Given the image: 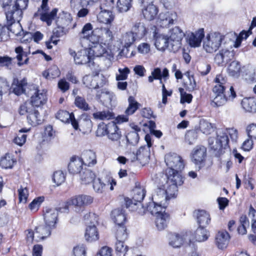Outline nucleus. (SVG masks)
I'll return each instance as SVG.
<instances>
[{
	"label": "nucleus",
	"mask_w": 256,
	"mask_h": 256,
	"mask_svg": "<svg viewBox=\"0 0 256 256\" xmlns=\"http://www.w3.org/2000/svg\"><path fill=\"white\" fill-rule=\"evenodd\" d=\"M230 74L232 76L238 75L240 70V65L238 62L233 61L232 62L228 68Z\"/></svg>",
	"instance_id": "60"
},
{
	"label": "nucleus",
	"mask_w": 256,
	"mask_h": 256,
	"mask_svg": "<svg viewBox=\"0 0 256 256\" xmlns=\"http://www.w3.org/2000/svg\"><path fill=\"white\" fill-rule=\"evenodd\" d=\"M243 108L248 112H256V100L253 98H244L242 101Z\"/></svg>",
	"instance_id": "43"
},
{
	"label": "nucleus",
	"mask_w": 256,
	"mask_h": 256,
	"mask_svg": "<svg viewBox=\"0 0 256 256\" xmlns=\"http://www.w3.org/2000/svg\"><path fill=\"white\" fill-rule=\"evenodd\" d=\"M134 157L131 159L132 162L136 160H138L142 165L147 164L150 158V148L148 146H142L136 151V153H133Z\"/></svg>",
	"instance_id": "18"
},
{
	"label": "nucleus",
	"mask_w": 256,
	"mask_h": 256,
	"mask_svg": "<svg viewBox=\"0 0 256 256\" xmlns=\"http://www.w3.org/2000/svg\"><path fill=\"white\" fill-rule=\"evenodd\" d=\"M200 129L206 134H210L214 131V126L206 120H202L200 123Z\"/></svg>",
	"instance_id": "59"
},
{
	"label": "nucleus",
	"mask_w": 256,
	"mask_h": 256,
	"mask_svg": "<svg viewBox=\"0 0 256 256\" xmlns=\"http://www.w3.org/2000/svg\"><path fill=\"white\" fill-rule=\"evenodd\" d=\"M132 0H118L117 8L120 12H128L132 7Z\"/></svg>",
	"instance_id": "54"
},
{
	"label": "nucleus",
	"mask_w": 256,
	"mask_h": 256,
	"mask_svg": "<svg viewBox=\"0 0 256 256\" xmlns=\"http://www.w3.org/2000/svg\"><path fill=\"white\" fill-rule=\"evenodd\" d=\"M88 48L81 50L76 53L72 50H70V54L74 56V62L78 64H88L90 68L94 65V62L92 55L89 54Z\"/></svg>",
	"instance_id": "9"
},
{
	"label": "nucleus",
	"mask_w": 256,
	"mask_h": 256,
	"mask_svg": "<svg viewBox=\"0 0 256 256\" xmlns=\"http://www.w3.org/2000/svg\"><path fill=\"white\" fill-rule=\"evenodd\" d=\"M165 208L160 204L155 202L152 200V202H150L146 208V211L147 210L152 215L156 214V216L158 214L162 212V210Z\"/></svg>",
	"instance_id": "53"
},
{
	"label": "nucleus",
	"mask_w": 256,
	"mask_h": 256,
	"mask_svg": "<svg viewBox=\"0 0 256 256\" xmlns=\"http://www.w3.org/2000/svg\"><path fill=\"white\" fill-rule=\"evenodd\" d=\"M107 136L108 138L112 140L118 142L121 141L122 134L120 128L117 126L116 122H111L108 124Z\"/></svg>",
	"instance_id": "24"
},
{
	"label": "nucleus",
	"mask_w": 256,
	"mask_h": 256,
	"mask_svg": "<svg viewBox=\"0 0 256 256\" xmlns=\"http://www.w3.org/2000/svg\"><path fill=\"white\" fill-rule=\"evenodd\" d=\"M16 160H14V156L12 154H7L2 157L0 162V166L6 169L12 168Z\"/></svg>",
	"instance_id": "50"
},
{
	"label": "nucleus",
	"mask_w": 256,
	"mask_h": 256,
	"mask_svg": "<svg viewBox=\"0 0 256 256\" xmlns=\"http://www.w3.org/2000/svg\"><path fill=\"white\" fill-rule=\"evenodd\" d=\"M168 36L172 48L171 51L178 52L181 48L182 40L185 36L184 32L179 26H176L169 30Z\"/></svg>",
	"instance_id": "7"
},
{
	"label": "nucleus",
	"mask_w": 256,
	"mask_h": 256,
	"mask_svg": "<svg viewBox=\"0 0 256 256\" xmlns=\"http://www.w3.org/2000/svg\"><path fill=\"white\" fill-rule=\"evenodd\" d=\"M107 185H110V190H114V186L116 185V182L112 178H110L106 183L102 182L100 178H94L93 181V188L96 193L102 194Z\"/></svg>",
	"instance_id": "22"
},
{
	"label": "nucleus",
	"mask_w": 256,
	"mask_h": 256,
	"mask_svg": "<svg viewBox=\"0 0 256 256\" xmlns=\"http://www.w3.org/2000/svg\"><path fill=\"white\" fill-rule=\"evenodd\" d=\"M114 98V94L106 89H102L97 91L96 98L103 104H110Z\"/></svg>",
	"instance_id": "32"
},
{
	"label": "nucleus",
	"mask_w": 256,
	"mask_h": 256,
	"mask_svg": "<svg viewBox=\"0 0 256 256\" xmlns=\"http://www.w3.org/2000/svg\"><path fill=\"white\" fill-rule=\"evenodd\" d=\"M204 29H199L195 32H191L188 34L187 40L189 44L192 47H198L200 46L201 42L204 38Z\"/></svg>",
	"instance_id": "26"
},
{
	"label": "nucleus",
	"mask_w": 256,
	"mask_h": 256,
	"mask_svg": "<svg viewBox=\"0 0 256 256\" xmlns=\"http://www.w3.org/2000/svg\"><path fill=\"white\" fill-rule=\"evenodd\" d=\"M208 237V232L204 227L199 226L195 232L194 238L198 242H204Z\"/></svg>",
	"instance_id": "49"
},
{
	"label": "nucleus",
	"mask_w": 256,
	"mask_h": 256,
	"mask_svg": "<svg viewBox=\"0 0 256 256\" xmlns=\"http://www.w3.org/2000/svg\"><path fill=\"white\" fill-rule=\"evenodd\" d=\"M82 161L78 156H72L68 166L70 173L75 174L80 172L83 165Z\"/></svg>",
	"instance_id": "34"
},
{
	"label": "nucleus",
	"mask_w": 256,
	"mask_h": 256,
	"mask_svg": "<svg viewBox=\"0 0 256 256\" xmlns=\"http://www.w3.org/2000/svg\"><path fill=\"white\" fill-rule=\"evenodd\" d=\"M27 120L28 124L32 126H36L42 123V120L38 110L34 108L27 116Z\"/></svg>",
	"instance_id": "42"
},
{
	"label": "nucleus",
	"mask_w": 256,
	"mask_h": 256,
	"mask_svg": "<svg viewBox=\"0 0 256 256\" xmlns=\"http://www.w3.org/2000/svg\"><path fill=\"white\" fill-rule=\"evenodd\" d=\"M97 29L98 34L100 36V43L103 44L104 46L108 45L112 40V32L108 28H100Z\"/></svg>",
	"instance_id": "37"
},
{
	"label": "nucleus",
	"mask_w": 256,
	"mask_h": 256,
	"mask_svg": "<svg viewBox=\"0 0 256 256\" xmlns=\"http://www.w3.org/2000/svg\"><path fill=\"white\" fill-rule=\"evenodd\" d=\"M164 161L168 168L166 170L165 176L172 170L174 175L176 174H180L181 171L184 166V164L182 158L176 153H168L165 156Z\"/></svg>",
	"instance_id": "6"
},
{
	"label": "nucleus",
	"mask_w": 256,
	"mask_h": 256,
	"mask_svg": "<svg viewBox=\"0 0 256 256\" xmlns=\"http://www.w3.org/2000/svg\"><path fill=\"white\" fill-rule=\"evenodd\" d=\"M133 200L136 202L138 204V208L136 211L138 214L143 215L146 213V208L142 204L141 202L146 195V190L144 188L136 186L133 190Z\"/></svg>",
	"instance_id": "15"
},
{
	"label": "nucleus",
	"mask_w": 256,
	"mask_h": 256,
	"mask_svg": "<svg viewBox=\"0 0 256 256\" xmlns=\"http://www.w3.org/2000/svg\"><path fill=\"white\" fill-rule=\"evenodd\" d=\"M169 244L174 248L180 247L184 242V238L178 234H172L169 236Z\"/></svg>",
	"instance_id": "52"
},
{
	"label": "nucleus",
	"mask_w": 256,
	"mask_h": 256,
	"mask_svg": "<svg viewBox=\"0 0 256 256\" xmlns=\"http://www.w3.org/2000/svg\"><path fill=\"white\" fill-rule=\"evenodd\" d=\"M216 84L213 88L212 92L215 96L212 102L213 106H220L224 104L228 100H232L236 96V94L232 86H230V95L227 98L224 94L226 80L222 75H217L214 78Z\"/></svg>",
	"instance_id": "2"
},
{
	"label": "nucleus",
	"mask_w": 256,
	"mask_h": 256,
	"mask_svg": "<svg viewBox=\"0 0 256 256\" xmlns=\"http://www.w3.org/2000/svg\"><path fill=\"white\" fill-rule=\"evenodd\" d=\"M230 239V234L226 231H219L216 236V244L219 249L223 250L227 247Z\"/></svg>",
	"instance_id": "28"
},
{
	"label": "nucleus",
	"mask_w": 256,
	"mask_h": 256,
	"mask_svg": "<svg viewBox=\"0 0 256 256\" xmlns=\"http://www.w3.org/2000/svg\"><path fill=\"white\" fill-rule=\"evenodd\" d=\"M206 156V149L204 146H196L194 148L192 153V161L196 164L199 166V169L200 166L204 162Z\"/></svg>",
	"instance_id": "17"
},
{
	"label": "nucleus",
	"mask_w": 256,
	"mask_h": 256,
	"mask_svg": "<svg viewBox=\"0 0 256 256\" xmlns=\"http://www.w3.org/2000/svg\"><path fill=\"white\" fill-rule=\"evenodd\" d=\"M52 180L58 186L64 182L65 176L62 171H56L54 174Z\"/></svg>",
	"instance_id": "64"
},
{
	"label": "nucleus",
	"mask_w": 256,
	"mask_h": 256,
	"mask_svg": "<svg viewBox=\"0 0 256 256\" xmlns=\"http://www.w3.org/2000/svg\"><path fill=\"white\" fill-rule=\"evenodd\" d=\"M102 44H97L94 46H92L88 48L89 54L92 55V58L94 57H102L110 62V58L112 57L110 50L108 48V45H102Z\"/></svg>",
	"instance_id": "11"
},
{
	"label": "nucleus",
	"mask_w": 256,
	"mask_h": 256,
	"mask_svg": "<svg viewBox=\"0 0 256 256\" xmlns=\"http://www.w3.org/2000/svg\"><path fill=\"white\" fill-rule=\"evenodd\" d=\"M93 118L96 120H108L114 118V114L109 110L96 112L92 114Z\"/></svg>",
	"instance_id": "51"
},
{
	"label": "nucleus",
	"mask_w": 256,
	"mask_h": 256,
	"mask_svg": "<svg viewBox=\"0 0 256 256\" xmlns=\"http://www.w3.org/2000/svg\"><path fill=\"white\" fill-rule=\"evenodd\" d=\"M177 14L175 12H167L160 14L156 20L158 26L162 28H167L173 24L174 21L176 20Z\"/></svg>",
	"instance_id": "13"
},
{
	"label": "nucleus",
	"mask_w": 256,
	"mask_h": 256,
	"mask_svg": "<svg viewBox=\"0 0 256 256\" xmlns=\"http://www.w3.org/2000/svg\"><path fill=\"white\" fill-rule=\"evenodd\" d=\"M162 72L160 68H157L152 72L151 76L148 78V80L150 82H152L154 80H159L160 84H162Z\"/></svg>",
	"instance_id": "63"
},
{
	"label": "nucleus",
	"mask_w": 256,
	"mask_h": 256,
	"mask_svg": "<svg viewBox=\"0 0 256 256\" xmlns=\"http://www.w3.org/2000/svg\"><path fill=\"white\" fill-rule=\"evenodd\" d=\"M80 178L82 183L87 184L94 181L96 178V175L90 170L84 169L82 172L80 173Z\"/></svg>",
	"instance_id": "46"
},
{
	"label": "nucleus",
	"mask_w": 256,
	"mask_h": 256,
	"mask_svg": "<svg viewBox=\"0 0 256 256\" xmlns=\"http://www.w3.org/2000/svg\"><path fill=\"white\" fill-rule=\"evenodd\" d=\"M125 240H116L115 249L117 254H124L128 252V246L124 243Z\"/></svg>",
	"instance_id": "61"
},
{
	"label": "nucleus",
	"mask_w": 256,
	"mask_h": 256,
	"mask_svg": "<svg viewBox=\"0 0 256 256\" xmlns=\"http://www.w3.org/2000/svg\"><path fill=\"white\" fill-rule=\"evenodd\" d=\"M6 20L8 25V32L10 31L16 36H21L22 34H24L22 27L20 24V21H14L10 24L8 20Z\"/></svg>",
	"instance_id": "48"
},
{
	"label": "nucleus",
	"mask_w": 256,
	"mask_h": 256,
	"mask_svg": "<svg viewBox=\"0 0 256 256\" xmlns=\"http://www.w3.org/2000/svg\"><path fill=\"white\" fill-rule=\"evenodd\" d=\"M56 117L63 122L69 123L70 122L72 127L76 130H78L79 126L78 122L75 118L73 113L70 114L66 110H60L56 114Z\"/></svg>",
	"instance_id": "19"
},
{
	"label": "nucleus",
	"mask_w": 256,
	"mask_h": 256,
	"mask_svg": "<svg viewBox=\"0 0 256 256\" xmlns=\"http://www.w3.org/2000/svg\"><path fill=\"white\" fill-rule=\"evenodd\" d=\"M169 221V214L164 211L156 216L155 224L158 230H162L167 227Z\"/></svg>",
	"instance_id": "31"
},
{
	"label": "nucleus",
	"mask_w": 256,
	"mask_h": 256,
	"mask_svg": "<svg viewBox=\"0 0 256 256\" xmlns=\"http://www.w3.org/2000/svg\"><path fill=\"white\" fill-rule=\"evenodd\" d=\"M93 26L90 23L86 24L82 28L81 32L79 34L80 40L86 39L92 32Z\"/></svg>",
	"instance_id": "56"
},
{
	"label": "nucleus",
	"mask_w": 256,
	"mask_h": 256,
	"mask_svg": "<svg viewBox=\"0 0 256 256\" xmlns=\"http://www.w3.org/2000/svg\"><path fill=\"white\" fill-rule=\"evenodd\" d=\"M34 90L30 98V104L33 107H39L46 104L47 100L46 92L44 90L38 89H35Z\"/></svg>",
	"instance_id": "20"
},
{
	"label": "nucleus",
	"mask_w": 256,
	"mask_h": 256,
	"mask_svg": "<svg viewBox=\"0 0 256 256\" xmlns=\"http://www.w3.org/2000/svg\"><path fill=\"white\" fill-rule=\"evenodd\" d=\"M80 158L83 164L88 166H94L97 162L96 154L92 150L84 151Z\"/></svg>",
	"instance_id": "33"
},
{
	"label": "nucleus",
	"mask_w": 256,
	"mask_h": 256,
	"mask_svg": "<svg viewBox=\"0 0 256 256\" xmlns=\"http://www.w3.org/2000/svg\"><path fill=\"white\" fill-rule=\"evenodd\" d=\"M114 14L111 10H101L97 16L98 20L102 24H110L114 21Z\"/></svg>",
	"instance_id": "36"
},
{
	"label": "nucleus",
	"mask_w": 256,
	"mask_h": 256,
	"mask_svg": "<svg viewBox=\"0 0 256 256\" xmlns=\"http://www.w3.org/2000/svg\"><path fill=\"white\" fill-rule=\"evenodd\" d=\"M58 11V10L56 8L52 9L50 12H48V10H43L40 12L38 10L34 13V16L36 18L40 16V20L46 22L48 26H50L56 16Z\"/></svg>",
	"instance_id": "25"
},
{
	"label": "nucleus",
	"mask_w": 256,
	"mask_h": 256,
	"mask_svg": "<svg viewBox=\"0 0 256 256\" xmlns=\"http://www.w3.org/2000/svg\"><path fill=\"white\" fill-rule=\"evenodd\" d=\"M74 104L77 108L84 111H88L90 110L88 104L83 97L76 96L75 98Z\"/></svg>",
	"instance_id": "55"
},
{
	"label": "nucleus",
	"mask_w": 256,
	"mask_h": 256,
	"mask_svg": "<svg viewBox=\"0 0 256 256\" xmlns=\"http://www.w3.org/2000/svg\"><path fill=\"white\" fill-rule=\"evenodd\" d=\"M132 128L134 130L129 132L126 136L125 139H122L121 141H119V147H125L128 144L134 145L138 142L139 140L138 132L140 131V128L136 125L132 126Z\"/></svg>",
	"instance_id": "14"
},
{
	"label": "nucleus",
	"mask_w": 256,
	"mask_h": 256,
	"mask_svg": "<svg viewBox=\"0 0 256 256\" xmlns=\"http://www.w3.org/2000/svg\"><path fill=\"white\" fill-rule=\"evenodd\" d=\"M186 75L188 80L184 83L186 89L190 92L194 91L196 86V80L192 75H190V72H186Z\"/></svg>",
	"instance_id": "58"
},
{
	"label": "nucleus",
	"mask_w": 256,
	"mask_h": 256,
	"mask_svg": "<svg viewBox=\"0 0 256 256\" xmlns=\"http://www.w3.org/2000/svg\"><path fill=\"white\" fill-rule=\"evenodd\" d=\"M28 0H16L12 6H10L6 12V20L10 24L14 21H20L23 15V10L28 6Z\"/></svg>",
	"instance_id": "3"
},
{
	"label": "nucleus",
	"mask_w": 256,
	"mask_h": 256,
	"mask_svg": "<svg viewBox=\"0 0 256 256\" xmlns=\"http://www.w3.org/2000/svg\"><path fill=\"white\" fill-rule=\"evenodd\" d=\"M152 199L155 202H158L164 208H166L168 204L169 199L166 194L165 190L158 188L152 194Z\"/></svg>",
	"instance_id": "27"
},
{
	"label": "nucleus",
	"mask_w": 256,
	"mask_h": 256,
	"mask_svg": "<svg viewBox=\"0 0 256 256\" xmlns=\"http://www.w3.org/2000/svg\"><path fill=\"white\" fill-rule=\"evenodd\" d=\"M94 198L90 195L79 194L73 196L68 202L69 204L74 206V211L77 213L83 212L86 206L92 204Z\"/></svg>",
	"instance_id": "8"
},
{
	"label": "nucleus",
	"mask_w": 256,
	"mask_h": 256,
	"mask_svg": "<svg viewBox=\"0 0 256 256\" xmlns=\"http://www.w3.org/2000/svg\"><path fill=\"white\" fill-rule=\"evenodd\" d=\"M194 214L199 226L205 228L210 224L211 220L210 216L206 211L198 210L194 212Z\"/></svg>",
	"instance_id": "35"
},
{
	"label": "nucleus",
	"mask_w": 256,
	"mask_h": 256,
	"mask_svg": "<svg viewBox=\"0 0 256 256\" xmlns=\"http://www.w3.org/2000/svg\"><path fill=\"white\" fill-rule=\"evenodd\" d=\"M15 52L17 54L16 58L18 60V66H21L28 64L29 58L27 56L30 53V50L28 52H26L24 50L22 46H19L15 48Z\"/></svg>",
	"instance_id": "39"
},
{
	"label": "nucleus",
	"mask_w": 256,
	"mask_h": 256,
	"mask_svg": "<svg viewBox=\"0 0 256 256\" xmlns=\"http://www.w3.org/2000/svg\"><path fill=\"white\" fill-rule=\"evenodd\" d=\"M54 228L47 224L39 226L35 228V236L38 238L36 240H44L51 234V230Z\"/></svg>",
	"instance_id": "38"
},
{
	"label": "nucleus",
	"mask_w": 256,
	"mask_h": 256,
	"mask_svg": "<svg viewBox=\"0 0 256 256\" xmlns=\"http://www.w3.org/2000/svg\"><path fill=\"white\" fill-rule=\"evenodd\" d=\"M116 240H126L128 238L126 228L124 225H119L116 228Z\"/></svg>",
	"instance_id": "57"
},
{
	"label": "nucleus",
	"mask_w": 256,
	"mask_h": 256,
	"mask_svg": "<svg viewBox=\"0 0 256 256\" xmlns=\"http://www.w3.org/2000/svg\"><path fill=\"white\" fill-rule=\"evenodd\" d=\"M83 84L90 88H96L102 86L106 80L102 74L100 76L96 74L95 75H86L82 79Z\"/></svg>",
	"instance_id": "12"
},
{
	"label": "nucleus",
	"mask_w": 256,
	"mask_h": 256,
	"mask_svg": "<svg viewBox=\"0 0 256 256\" xmlns=\"http://www.w3.org/2000/svg\"><path fill=\"white\" fill-rule=\"evenodd\" d=\"M158 12V8L153 4L148 5L146 8L142 10V14L144 18L148 20H153Z\"/></svg>",
	"instance_id": "41"
},
{
	"label": "nucleus",
	"mask_w": 256,
	"mask_h": 256,
	"mask_svg": "<svg viewBox=\"0 0 256 256\" xmlns=\"http://www.w3.org/2000/svg\"><path fill=\"white\" fill-rule=\"evenodd\" d=\"M58 216V210L55 208L46 207L44 210L45 224L54 228H56Z\"/></svg>",
	"instance_id": "16"
},
{
	"label": "nucleus",
	"mask_w": 256,
	"mask_h": 256,
	"mask_svg": "<svg viewBox=\"0 0 256 256\" xmlns=\"http://www.w3.org/2000/svg\"><path fill=\"white\" fill-rule=\"evenodd\" d=\"M172 172V170H170V172L167 174V176H165L167 179L166 189L165 190V192L169 200L176 198L178 194V186H181L184 182L181 174H176L174 175Z\"/></svg>",
	"instance_id": "4"
},
{
	"label": "nucleus",
	"mask_w": 256,
	"mask_h": 256,
	"mask_svg": "<svg viewBox=\"0 0 256 256\" xmlns=\"http://www.w3.org/2000/svg\"><path fill=\"white\" fill-rule=\"evenodd\" d=\"M128 106L125 111L126 115H132L140 108V104L132 96H129L128 98Z\"/></svg>",
	"instance_id": "47"
},
{
	"label": "nucleus",
	"mask_w": 256,
	"mask_h": 256,
	"mask_svg": "<svg viewBox=\"0 0 256 256\" xmlns=\"http://www.w3.org/2000/svg\"><path fill=\"white\" fill-rule=\"evenodd\" d=\"M228 134L230 135L232 141L236 142L238 138V131L234 128L218 129L216 130V138H208L210 148L216 156L223 154L226 150L229 148V138Z\"/></svg>",
	"instance_id": "1"
},
{
	"label": "nucleus",
	"mask_w": 256,
	"mask_h": 256,
	"mask_svg": "<svg viewBox=\"0 0 256 256\" xmlns=\"http://www.w3.org/2000/svg\"><path fill=\"white\" fill-rule=\"evenodd\" d=\"M130 32L138 39L144 37L147 32L144 24L140 22H136L134 24Z\"/></svg>",
	"instance_id": "40"
},
{
	"label": "nucleus",
	"mask_w": 256,
	"mask_h": 256,
	"mask_svg": "<svg viewBox=\"0 0 256 256\" xmlns=\"http://www.w3.org/2000/svg\"><path fill=\"white\" fill-rule=\"evenodd\" d=\"M44 196H39L34 198L29 204V208L32 211H37L42 203L44 201Z\"/></svg>",
	"instance_id": "62"
},
{
	"label": "nucleus",
	"mask_w": 256,
	"mask_h": 256,
	"mask_svg": "<svg viewBox=\"0 0 256 256\" xmlns=\"http://www.w3.org/2000/svg\"><path fill=\"white\" fill-rule=\"evenodd\" d=\"M72 20L70 13L62 11L59 13L56 22L58 28L64 29L70 25Z\"/></svg>",
	"instance_id": "29"
},
{
	"label": "nucleus",
	"mask_w": 256,
	"mask_h": 256,
	"mask_svg": "<svg viewBox=\"0 0 256 256\" xmlns=\"http://www.w3.org/2000/svg\"><path fill=\"white\" fill-rule=\"evenodd\" d=\"M225 36L220 32H212L206 36L204 40L203 48L209 53L216 51L222 44Z\"/></svg>",
	"instance_id": "5"
},
{
	"label": "nucleus",
	"mask_w": 256,
	"mask_h": 256,
	"mask_svg": "<svg viewBox=\"0 0 256 256\" xmlns=\"http://www.w3.org/2000/svg\"><path fill=\"white\" fill-rule=\"evenodd\" d=\"M85 238L87 241L92 242L99 238L98 232L95 226H88L86 231Z\"/></svg>",
	"instance_id": "44"
},
{
	"label": "nucleus",
	"mask_w": 256,
	"mask_h": 256,
	"mask_svg": "<svg viewBox=\"0 0 256 256\" xmlns=\"http://www.w3.org/2000/svg\"><path fill=\"white\" fill-rule=\"evenodd\" d=\"M232 48L231 45L229 48H222L217 53L214 58V62L218 66H223L232 60L234 56V50H230Z\"/></svg>",
	"instance_id": "10"
},
{
	"label": "nucleus",
	"mask_w": 256,
	"mask_h": 256,
	"mask_svg": "<svg viewBox=\"0 0 256 256\" xmlns=\"http://www.w3.org/2000/svg\"><path fill=\"white\" fill-rule=\"evenodd\" d=\"M136 38H138L132 32L126 33L122 37V41L124 43V48L122 50V53L128 57L127 52L128 48L134 42ZM134 56L133 52H132L130 56Z\"/></svg>",
	"instance_id": "30"
},
{
	"label": "nucleus",
	"mask_w": 256,
	"mask_h": 256,
	"mask_svg": "<svg viewBox=\"0 0 256 256\" xmlns=\"http://www.w3.org/2000/svg\"><path fill=\"white\" fill-rule=\"evenodd\" d=\"M112 218L114 222L117 224L124 225L123 224L126 220V216L122 210L116 209L112 212Z\"/></svg>",
	"instance_id": "45"
},
{
	"label": "nucleus",
	"mask_w": 256,
	"mask_h": 256,
	"mask_svg": "<svg viewBox=\"0 0 256 256\" xmlns=\"http://www.w3.org/2000/svg\"><path fill=\"white\" fill-rule=\"evenodd\" d=\"M154 36L155 40V46L158 50H164L168 48L171 51L172 48L168 35L160 34L155 32Z\"/></svg>",
	"instance_id": "21"
},
{
	"label": "nucleus",
	"mask_w": 256,
	"mask_h": 256,
	"mask_svg": "<svg viewBox=\"0 0 256 256\" xmlns=\"http://www.w3.org/2000/svg\"><path fill=\"white\" fill-rule=\"evenodd\" d=\"M28 82L26 78L19 80L17 78L13 80L10 90L17 96H20L22 94H25L26 88L27 86Z\"/></svg>",
	"instance_id": "23"
}]
</instances>
